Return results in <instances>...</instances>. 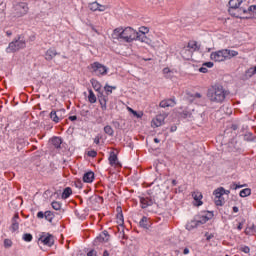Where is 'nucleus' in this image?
I'll return each mask as SVG.
<instances>
[{
    "label": "nucleus",
    "instance_id": "1",
    "mask_svg": "<svg viewBox=\"0 0 256 256\" xmlns=\"http://www.w3.org/2000/svg\"><path fill=\"white\" fill-rule=\"evenodd\" d=\"M206 97L210 103L221 105L229 97V91L222 85L214 84L208 88Z\"/></svg>",
    "mask_w": 256,
    "mask_h": 256
},
{
    "label": "nucleus",
    "instance_id": "2",
    "mask_svg": "<svg viewBox=\"0 0 256 256\" xmlns=\"http://www.w3.org/2000/svg\"><path fill=\"white\" fill-rule=\"evenodd\" d=\"M112 39L124 41L125 43H133V41H137V30L131 27H118L113 30Z\"/></svg>",
    "mask_w": 256,
    "mask_h": 256
},
{
    "label": "nucleus",
    "instance_id": "3",
    "mask_svg": "<svg viewBox=\"0 0 256 256\" xmlns=\"http://www.w3.org/2000/svg\"><path fill=\"white\" fill-rule=\"evenodd\" d=\"M247 0H230L229 1V13L234 15V17L243 19L244 16L241 15L239 11L242 7H245Z\"/></svg>",
    "mask_w": 256,
    "mask_h": 256
},
{
    "label": "nucleus",
    "instance_id": "4",
    "mask_svg": "<svg viewBox=\"0 0 256 256\" xmlns=\"http://www.w3.org/2000/svg\"><path fill=\"white\" fill-rule=\"evenodd\" d=\"M27 43L25 41V37L18 36L12 42L9 43L6 51L7 53H15L21 49H25Z\"/></svg>",
    "mask_w": 256,
    "mask_h": 256
},
{
    "label": "nucleus",
    "instance_id": "5",
    "mask_svg": "<svg viewBox=\"0 0 256 256\" xmlns=\"http://www.w3.org/2000/svg\"><path fill=\"white\" fill-rule=\"evenodd\" d=\"M195 51H199V44H197V41H190L188 42V45L186 48H183L181 51V55L184 59H189Z\"/></svg>",
    "mask_w": 256,
    "mask_h": 256
},
{
    "label": "nucleus",
    "instance_id": "6",
    "mask_svg": "<svg viewBox=\"0 0 256 256\" xmlns=\"http://www.w3.org/2000/svg\"><path fill=\"white\" fill-rule=\"evenodd\" d=\"M231 193L229 190H225V188L220 187L214 191L215 195V205L218 207H223L225 205V198H223L224 195H229Z\"/></svg>",
    "mask_w": 256,
    "mask_h": 256
},
{
    "label": "nucleus",
    "instance_id": "7",
    "mask_svg": "<svg viewBox=\"0 0 256 256\" xmlns=\"http://www.w3.org/2000/svg\"><path fill=\"white\" fill-rule=\"evenodd\" d=\"M136 41H140V43H145L149 47H152V49L159 47V40L153 41L145 34H139V32H136Z\"/></svg>",
    "mask_w": 256,
    "mask_h": 256
},
{
    "label": "nucleus",
    "instance_id": "8",
    "mask_svg": "<svg viewBox=\"0 0 256 256\" xmlns=\"http://www.w3.org/2000/svg\"><path fill=\"white\" fill-rule=\"evenodd\" d=\"M89 69L92 73H96V75H107V71H109V69L105 65L99 62H94L90 64Z\"/></svg>",
    "mask_w": 256,
    "mask_h": 256
},
{
    "label": "nucleus",
    "instance_id": "9",
    "mask_svg": "<svg viewBox=\"0 0 256 256\" xmlns=\"http://www.w3.org/2000/svg\"><path fill=\"white\" fill-rule=\"evenodd\" d=\"M240 15L242 17H246V19H250L251 15H255L256 13V5H247V1L244 6L240 7L239 9Z\"/></svg>",
    "mask_w": 256,
    "mask_h": 256
},
{
    "label": "nucleus",
    "instance_id": "10",
    "mask_svg": "<svg viewBox=\"0 0 256 256\" xmlns=\"http://www.w3.org/2000/svg\"><path fill=\"white\" fill-rule=\"evenodd\" d=\"M210 59L215 63H223V61H227L224 49L212 52L210 54Z\"/></svg>",
    "mask_w": 256,
    "mask_h": 256
},
{
    "label": "nucleus",
    "instance_id": "11",
    "mask_svg": "<svg viewBox=\"0 0 256 256\" xmlns=\"http://www.w3.org/2000/svg\"><path fill=\"white\" fill-rule=\"evenodd\" d=\"M39 241L43 243V245H47V247H53L55 243V237L49 233L43 232L39 237Z\"/></svg>",
    "mask_w": 256,
    "mask_h": 256
},
{
    "label": "nucleus",
    "instance_id": "12",
    "mask_svg": "<svg viewBox=\"0 0 256 256\" xmlns=\"http://www.w3.org/2000/svg\"><path fill=\"white\" fill-rule=\"evenodd\" d=\"M19 223H21V218L19 217V213H15L13 218L11 219V233H16V231H19Z\"/></svg>",
    "mask_w": 256,
    "mask_h": 256
},
{
    "label": "nucleus",
    "instance_id": "13",
    "mask_svg": "<svg viewBox=\"0 0 256 256\" xmlns=\"http://www.w3.org/2000/svg\"><path fill=\"white\" fill-rule=\"evenodd\" d=\"M155 203V199L151 198V196H144L140 198V205L142 209H147V207H151Z\"/></svg>",
    "mask_w": 256,
    "mask_h": 256
},
{
    "label": "nucleus",
    "instance_id": "14",
    "mask_svg": "<svg viewBox=\"0 0 256 256\" xmlns=\"http://www.w3.org/2000/svg\"><path fill=\"white\" fill-rule=\"evenodd\" d=\"M109 239V232L103 231L98 237L95 238L94 245H99V243H107Z\"/></svg>",
    "mask_w": 256,
    "mask_h": 256
},
{
    "label": "nucleus",
    "instance_id": "15",
    "mask_svg": "<svg viewBox=\"0 0 256 256\" xmlns=\"http://www.w3.org/2000/svg\"><path fill=\"white\" fill-rule=\"evenodd\" d=\"M165 115L159 114L155 118L152 119L151 126L152 127H161L165 123Z\"/></svg>",
    "mask_w": 256,
    "mask_h": 256
},
{
    "label": "nucleus",
    "instance_id": "16",
    "mask_svg": "<svg viewBox=\"0 0 256 256\" xmlns=\"http://www.w3.org/2000/svg\"><path fill=\"white\" fill-rule=\"evenodd\" d=\"M109 163L111 167H121V163H119V159L117 158V154H115V152L110 153Z\"/></svg>",
    "mask_w": 256,
    "mask_h": 256
},
{
    "label": "nucleus",
    "instance_id": "17",
    "mask_svg": "<svg viewBox=\"0 0 256 256\" xmlns=\"http://www.w3.org/2000/svg\"><path fill=\"white\" fill-rule=\"evenodd\" d=\"M57 57V50L54 48H49L45 53L46 61H53Z\"/></svg>",
    "mask_w": 256,
    "mask_h": 256
},
{
    "label": "nucleus",
    "instance_id": "18",
    "mask_svg": "<svg viewBox=\"0 0 256 256\" xmlns=\"http://www.w3.org/2000/svg\"><path fill=\"white\" fill-rule=\"evenodd\" d=\"M192 197L197 207H201V205H203V201H201V199H203V194H201V192H198V191L193 192Z\"/></svg>",
    "mask_w": 256,
    "mask_h": 256
},
{
    "label": "nucleus",
    "instance_id": "19",
    "mask_svg": "<svg viewBox=\"0 0 256 256\" xmlns=\"http://www.w3.org/2000/svg\"><path fill=\"white\" fill-rule=\"evenodd\" d=\"M159 105L162 107V109H165L167 107H175L177 103L175 102V99H166L162 100Z\"/></svg>",
    "mask_w": 256,
    "mask_h": 256
},
{
    "label": "nucleus",
    "instance_id": "20",
    "mask_svg": "<svg viewBox=\"0 0 256 256\" xmlns=\"http://www.w3.org/2000/svg\"><path fill=\"white\" fill-rule=\"evenodd\" d=\"M224 55L227 61L229 59H233V57H237V55H239V52L231 49H224Z\"/></svg>",
    "mask_w": 256,
    "mask_h": 256
},
{
    "label": "nucleus",
    "instance_id": "21",
    "mask_svg": "<svg viewBox=\"0 0 256 256\" xmlns=\"http://www.w3.org/2000/svg\"><path fill=\"white\" fill-rule=\"evenodd\" d=\"M99 103L102 111H107V97L103 94L99 96Z\"/></svg>",
    "mask_w": 256,
    "mask_h": 256
},
{
    "label": "nucleus",
    "instance_id": "22",
    "mask_svg": "<svg viewBox=\"0 0 256 256\" xmlns=\"http://www.w3.org/2000/svg\"><path fill=\"white\" fill-rule=\"evenodd\" d=\"M93 179H95V174L93 172H87L83 176L84 183H93Z\"/></svg>",
    "mask_w": 256,
    "mask_h": 256
},
{
    "label": "nucleus",
    "instance_id": "23",
    "mask_svg": "<svg viewBox=\"0 0 256 256\" xmlns=\"http://www.w3.org/2000/svg\"><path fill=\"white\" fill-rule=\"evenodd\" d=\"M51 143H52V145H54V147L56 149H59L61 147V143H63V141L61 140L60 137H54V138H52Z\"/></svg>",
    "mask_w": 256,
    "mask_h": 256
},
{
    "label": "nucleus",
    "instance_id": "24",
    "mask_svg": "<svg viewBox=\"0 0 256 256\" xmlns=\"http://www.w3.org/2000/svg\"><path fill=\"white\" fill-rule=\"evenodd\" d=\"M140 227L143 229H149V219L147 217H142V219L139 222Z\"/></svg>",
    "mask_w": 256,
    "mask_h": 256
},
{
    "label": "nucleus",
    "instance_id": "25",
    "mask_svg": "<svg viewBox=\"0 0 256 256\" xmlns=\"http://www.w3.org/2000/svg\"><path fill=\"white\" fill-rule=\"evenodd\" d=\"M73 194V190L70 187H67L64 189L62 193V199H69L71 195Z\"/></svg>",
    "mask_w": 256,
    "mask_h": 256
},
{
    "label": "nucleus",
    "instance_id": "26",
    "mask_svg": "<svg viewBox=\"0 0 256 256\" xmlns=\"http://www.w3.org/2000/svg\"><path fill=\"white\" fill-rule=\"evenodd\" d=\"M50 119H52L54 123H59V121H61V119L59 118V115L57 114V111L55 110H52L50 112Z\"/></svg>",
    "mask_w": 256,
    "mask_h": 256
},
{
    "label": "nucleus",
    "instance_id": "27",
    "mask_svg": "<svg viewBox=\"0 0 256 256\" xmlns=\"http://www.w3.org/2000/svg\"><path fill=\"white\" fill-rule=\"evenodd\" d=\"M88 101L89 103H97V96H95L93 90H89Z\"/></svg>",
    "mask_w": 256,
    "mask_h": 256
},
{
    "label": "nucleus",
    "instance_id": "28",
    "mask_svg": "<svg viewBox=\"0 0 256 256\" xmlns=\"http://www.w3.org/2000/svg\"><path fill=\"white\" fill-rule=\"evenodd\" d=\"M91 84L93 89H95L96 91H101V83H99V81L92 79Z\"/></svg>",
    "mask_w": 256,
    "mask_h": 256
},
{
    "label": "nucleus",
    "instance_id": "29",
    "mask_svg": "<svg viewBox=\"0 0 256 256\" xmlns=\"http://www.w3.org/2000/svg\"><path fill=\"white\" fill-rule=\"evenodd\" d=\"M104 133H106V135H109L110 137H113L115 131H113V128L111 126L107 125L104 127Z\"/></svg>",
    "mask_w": 256,
    "mask_h": 256
},
{
    "label": "nucleus",
    "instance_id": "30",
    "mask_svg": "<svg viewBox=\"0 0 256 256\" xmlns=\"http://www.w3.org/2000/svg\"><path fill=\"white\" fill-rule=\"evenodd\" d=\"M113 89H117V87L115 86H109V84H106L104 86V90L106 92V95H111V93H113Z\"/></svg>",
    "mask_w": 256,
    "mask_h": 256
},
{
    "label": "nucleus",
    "instance_id": "31",
    "mask_svg": "<svg viewBox=\"0 0 256 256\" xmlns=\"http://www.w3.org/2000/svg\"><path fill=\"white\" fill-rule=\"evenodd\" d=\"M88 9H90V11H98L99 9V3L98 2H92L88 5Z\"/></svg>",
    "mask_w": 256,
    "mask_h": 256
},
{
    "label": "nucleus",
    "instance_id": "32",
    "mask_svg": "<svg viewBox=\"0 0 256 256\" xmlns=\"http://www.w3.org/2000/svg\"><path fill=\"white\" fill-rule=\"evenodd\" d=\"M251 195V189L245 188L240 191V197H249Z\"/></svg>",
    "mask_w": 256,
    "mask_h": 256
},
{
    "label": "nucleus",
    "instance_id": "33",
    "mask_svg": "<svg viewBox=\"0 0 256 256\" xmlns=\"http://www.w3.org/2000/svg\"><path fill=\"white\" fill-rule=\"evenodd\" d=\"M44 217H45L46 221H50V222L53 221V217H54L53 212L46 211L44 213Z\"/></svg>",
    "mask_w": 256,
    "mask_h": 256
},
{
    "label": "nucleus",
    "instance_id": "34",
    "mask_svg": "<svg viewBox=\"0 0 256 256\" xmlns=\"http://www.w3.org/2000/svg\"><path fill=\"white\" fill-rule=\"evenodd\" d=\"M51 205L55 211H61V202L53 201Z\"/></svg>",
    "mask_w": 256,
    "mask_h": 256
},
{
    "label": "nucleus",
    "instance_id": "35",
    "mask_svg": "<svg viewBox=\"0 0 256 256\" xmlns=\"http://www.w3.org/2000/svg\"><path fill=\"white\" fill-rule=\"evenodd\" d=\"M139 35H147V33H149V28L145 27V26H141L139 28Z\"/></svg>",
    "mask_w": 256,
    "mask_h": 256
},
{
    "label": "nucleus",
    "instance_id": "36",
    "mask_svg": "<svg viewBox=\"0 0 256 256\" xmlns=\"http://www.w3.org/2000/svg\"><path fill=\"white\" fill-rule=\"evenodd\" d=\"M23 240L26 241L27 243L33 241V235L26 233L23 235Z\"/></svg>",
    "mask_w": 256,
    "mask_h": 256
},
{
    "label": "nucleus",
    "instance_id": "37",
    "mask_svg": "<svg viewBox=\"0 0 256 256\" xmlns=\"http://www.w3.org/2000/svg\"><path fill=\"white\" fill-rule=\"evenodd\" d=\"M4 247L6 249H9L10 247H13V241H11V239H5L4 240Z\"/></svg>",
    "mask_w": 256,
    "mask_h": 256
},
{
    "label": "nucleus",
    "instance_id": "38",
    "mask_svg": "<svg viewBox=\"0 0 256 256\" xmlns=\"http://www.w3.org/2000/svg\"><path fill=\"white\" fill-rule=\"evenodd\" d=\"M107 9H110L109 5H101V4L98 3V11L103 13V11H107Z\"/></svg>",
    "mask_w": 256,
    "mask_h": 256
},
{
    "label": "nucleus",
    "instance_id": "39",
    "mask_svg": "<svg viewBox=\"0 0 256 256\" xmlns=\"http://www.w3.org/2000/svg\"><path fill=\"white\" fill-rule=\"evenodd\" d=\"M56 114H58V117L62 120L65 118V109H60L56 111Z\"/></svg>",
    "mask_w": 256,
    "mask_h": 256
},
{
    "label": "nucleus",
    "instance_id": "40",
    "mask_svg": "<svg viewBox=\"0 0 256 256\" xmlns=\"http://www.w3.org/2000/svg\"><path fill=\"white\" fill-rule=\"evenodd\" d=\"M132 115H134V117H136L137 119H141V117H143V112H137V111H132Z\"/></svg>",
    "mask_w": 256,
    "mask_h": 256
},
{
    "label": "nucleus",
    "instance_id": "41",
    "mask_svg": "<svg viewBox=\"0 0 256 256\" xmlns=\"http://www.w3.org/2000/svg\"><path fill=\"white\" fill-rule=\"evenodd\" d=\"M117 223H119L120 225H123V223H124L123 214H119L117 216Z\"/></svg>",
    "mask_w": 256,
    "mask_h": 256
},
{
    "label": "nucleus",
    "instance_id": "42",
    "mask_svg": "<svg viewBox=\"0 0 256 256\" xmlns=\"http://www.w3.org/2000/svg\"><path fill=\"white\" fill-rule=\"evenodd\" d=\"M88 157H97V151L95 150H90L87 153Z\"/></svg>",
    "mask_w": 256,
    "mask_h": 256
},
{
    "label": "nucleus",
    "instance_id": "43",
    "mask_svg": "<svg viewBox=\"0 0 256 256\" xmlns=\"http://www.w3.org/2000/svg\"><path fill=\"white\" fill-rule=\"evenodd\" d=\"M5 9H7V4L0 3V13H5Z\"/></svg>",
    "mask_w": 256,
    "mask_h": 256
},
{
    "label": "nucleus",
    "instance_id": "44",
    "mask_svg": "<svg viewBox=\"0 0 256 256\" xmlns=\"http://www.w3.org/2000/svg\"><path fill=\"white\" fill-rule=\"evenodd\" d=\"M80 115H81L82 117H89V110H82V111L80 112Z\"/></svg>",
    "mask_w": 256,
    "mask_h": 256
},
{
    "label": "nucleus",
    "instance_id": "45",
    "mask_svg": "<svg viewBox=\"0 0 256 256\" xmlns=\"http://www.w3.org/2000/svg\"><path fill=\"white\" fill-rule=\"evenodd\" d=\"M87 256H97V251H95V250H90V251L87 253Z\"/></svg>",
    "mask_w": 256,
    "mask_h": 256
},
{
    "label": "nucleus",
    "instance_id": "46",
    "mask_svg": "<svg viewBox=\"0 0 256 256\" xmlns=\"http://www.w3.org/2000/svg\"><path fill=\"white\" fill-rule=\"evenodd\" d=\"M75 185L78 189H81L83 187V183H81V180L76 181Z\"/></svg>",
    "mask_w": 256,
    "mask_h": 256
},
{
    "label": "nucleus",
    "instance_id": "47",
    "mask_svg": "<svg viewBox=\"0 0 256 256\" xmlns=\"http://www.w3.org/2000/svg\"><path fill=\"white\" fill-rule=\"evenodd\" d=\"M203 67H208L209 69H211V67H213V62H206L203 64Z\"/></svg>",
    "mask_w": 256,
    "mask_h": 256
},
{
    "label": "nucleus",
    "instance_id": "48",
    "mask_svg": "<svg viewBox=\"0 0 256 256\" xmlns=\"http://www.w3.org/2000/svg\"><path fill=\"white\" fill-rule=\"evenodd\" d=\"M94 143H95L96 145H99V143H101V138H100L99 136H96V137L94 138Z\"/></svg>",
    "mask_w": 256,
    "mask_h": 256
},
{
    "label": "nucleus",
    "instance_id": "49",
    "mask_svg": "<svg viewBox=\"0 0 256 256\" xmlns=\"http://www.w3.org/2000/svg\"><path fill=\"white\" fill-rule=\"evenodd\" d=\"M37 217H38V219H43L45 217V213L40 211L37 213Z\"/></svg>",
    "mask_w": 256,
    "mask_h": 256
},
{
    "label": "nucleus",
    "instance_id": "50",
    "mask_svg": "<svg viewBox=\"0 0 256 256\" xmlns=\"http://www.w3.org/2000/svg\"><path fill=\"white\" fill-rule=\"evenodd\" d=\"M171 73V70L169 68H164L163 69V74L166 75V77H169L167 74Z\"/></svg>",
    "mask_w": 256,
    "mask_h": 256
},
{
    "label": "nucleus",
    "instance_id": "51",
    "mask_svg": "<svg viewBox=\"0 0 256 256\" xmlns=\"http://www.w3.org/2000/svg\"><path fill=\"white\" fill-rule=\"evenodd\" d=\"M201 97H203V95H202L201 93H195V94L193 95V98H194V99H201Z\"/></svg>",
    "mask_w": 256,
    "mask_h": 256
},
{
    "label": "nucleus",
    "instance_id": "52",
    "mask_svg": "<svg viewBox=\"0 0 256 256\" xmlns=\"http://www.w3.org/2000/svg\"><path fill=\"white\" fill-rule=\"evenodd\" d=\"M248 71L251 73V75H255L256 74V66L253 68H250Z\"/></svg>",
    "mask_w": 256,
    "mask_h": 256
},
{
    "label": "nucleus",
    "instance_id": "53",
    "mask_svg": "<svg viewBox=\"0 0 256 256\" xmlns=\"http://www.w3.org/2000/svg\"><path fill=\"white\" fill-rule=\"evenodd\" d=\"M200 73H207V71H209L206 67H201L199 69Z\"/></svg>",
    "mask_w": 256,
    "mask_h": 256
},
{
    "label": "nucleus",
    "instance_id": "54",
    "mask_svg": "<svg viewBox=\"0 0 256 256\" xmlns=\"http://www.w3.org/2000/svg\"><path fill=\"white\" fill-rule=\"evenodd\" d=\"M242 251H243V253H249V251H251L250 249H249V247H244V248H242Z\"/></svg>",
    "mask_w": 256,
    "mask_h": 256
},
{
    "label": "nucleus",
    "instance_id": "55",
    "mask_svg": "<svg viewBox=\"0 0 256 256\" xmlns=\"http://www.w3.org/2000/svg\"><path fill=\"white\" fill-rule=\"evenodd\" d=\"M170 131H171V133H175V131H177V126H172L170 128Z\"/></svg>",
    "mask_w": 256,
    "mask_h": 256
},
{
    "label": "nucleus",
    "instance_id": "56",
    "mask_svg": "<svg viewBox=\"0 0 256 256\" xmlns=\"http://www.w3.org/2000/svg\"><path fill=\"white\" fill-rule=\"evenodd\" d=\"M70 121H77V116H69Z\"/></svg>",
    "mask_w": 256,
    "mask_h": 256
},
{
    "label": "nucleus",
    "instance_id": "57",
    "mask_svg": "<svg viewBox=\"0 0 256 256\" xmlns=\"http://www.w3.org/2000/svg\"><path fill=\"white\" fill-rule=\"evenodd\" d=\"M183 254H184V255H189V248H185V249L183 250Z\"/></svg>",
    "mask_w": 256,
    "mask_h": 256
},
{
    "label": "nucleus",
    "instance_id": "58",
    "mask_svg": "<svg viewBox=\"0 0 256 256\" xmlns=\"http://www.w3.org/2000/svg\"><path fill=\"white\" fill-rule=\"evenodd\" d=\"M6 35L7 37H11V35H13V32L11 30L6 31Z\"/></svg>",
    "mask_w": 256,
    "mask_h": 256
},
{
    "label": "nucleus",
    "instance_id": "59",
    "mask_svg": "<svg viewBox=\"0 0 256 256\" xmlns=\"http://www.w3.org/2000/svg\"><path fill=\"white\" fill-rule=\"evenodd\" d=\"M241 187H243V186H239L237 184H233V189H241Z\"/></svg>",
    "mask_w": 256,
    "mask_h": 256
},
{
    "label": "nucleus",
    "instance_id": "60",
    "mask_svg": "<svg viewBox=\"0 0 256 256\" xmlns=\"http://www.w3.org/2000/svg\"><path fill=\"white\" fill-rule=\"evenodd\" d=\"M233 211H234V213H239V208L237 206H234Z\"/></svg>",
    "mask_w": 256,
    "mask_h": 256
},
{
    "label": "nucleus",
    "instance_id": "61",
    "mask_svg": "<svg viewBox=\"0 0 256 256\" xmlns=\"http://www.w3.org/2000/svg\"><path fill=\"white\" fill-rule=\"evenodd\" d=\"M237 229H238V231H241V229H243V224H242V223H239Z\"/></svg>",
    "mask_w": 256,
    "mask_h": 256
},
{
    "label": "nucleus",
    "instance_id": "62",
    "mask_svg": "<svg viewBox=\"0 0 256 256\" xmlns=\"http://www.w3.org/2000/svg\"><path fill=\"white\" fill-rule=\"evenodd\" d=\"M103 256H109V251L105 250V251L103 252Z\"/></svg>",
    "mask_w": 256,
    "mask_h": 256
},
{
    "label": "nucleus",
    "instance_id": "63",
    "mask_svg": "<svg viewBox=\"0 0 256 256\" xmlns=\"http://www.w3.org/2000/svg\"><path fill=\"white\" fill-rule=\"evenodd\" d=\"M154 142H156V143H160V142H161V140H159L158 138H154Z\"/></svg>",
    "mask_w": 256,
    "mask_h": 256
},
{
    "label": "nucleus",
    "instance_id": "64",
    "mask_svg": "<svg viewBox=\"0 0 256 256\" xmlns=\"http://www.w3.org/2000/svg\"><path fill=\"white\" fill-rule=\"evenodd\" d=\"M128 111H129V113H133V111H135V110H133V108L128 107Z\"/></svg>",
    "mask_w": 256,
    "mask_h": 256
}]
</instances>
